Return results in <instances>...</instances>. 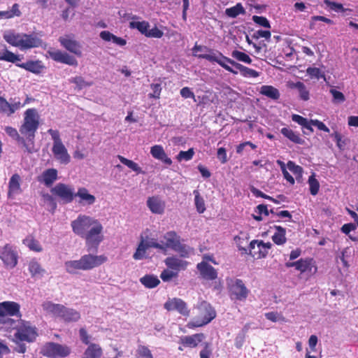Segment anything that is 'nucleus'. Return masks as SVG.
<instances>
[{"label":"nucleus","instance_id":"f257e3e1","mask_svg":"<svg viewBox=\"0 0 358 358\" xmlns=\"http://www.w3.org/2000/svg\"><path fill=\"white\" fill-rule=\"evenodd\" d=\"M39 115L36 108L27 109L24 113L23 121L19 131L14 127L6 126L4 129L7 135L20 145L28 153L35 152L34 140L39 127Z\"/></svg>","mask_w":358,"mask_h":358},{"label":"nucleus","instance_id":"f03ea898","mask_svg":"<svg viewBox=\"0 0 358 358\" xmlns=\"http://www.w3.org/2000/svg\"><path fill=\"white\" fill-rule=\"evenodd\" d=\"M73 231L85 240L88 252L96 251L100 243L103 240V226L100 222L90 216L79 215L71 222Z\"/></svg>","mask_w":358,"mask_h":358},{"label":"nucleus","instance_id":"7ed1b4c3","mask_svg":"<svg viewBox=\"0 0 358 358\" xmlns=\"http://www.w3.org/2000/svg\"><path fill=\"white\" fill-rule=\"evenodd\" d=\"M197 57L201 59H205L210 62H216L227 71L232 73L233 74H237L238 71L229 66L228 64H229L238 69L241 76L245 78H257L260 74L259 72L256 70L245 66L243 64L237 63L233 59L223 55L220 52L213 53L212 55H198Z\"/></svg>","mask_w":358,"mask_h":358},{"label":"nucleus","instance_id":"20e7f679","mask_svg":"<svg viewBox=\"0 0 358 358\" xmlns=\"http://www.w3.org/2000/svg\"><path fill=\"white\" fill-rule=\"evenodd\" d=\"M108 261L104 255L91 254L83 255L78 260L66 261L64 263L66 271L70 274H76L78 271H89L98 267Z\"/></svg>","mask_w":358,"mask_h":358},{"label":"nucleus","instance_id":"39448f33","mask_svg":"<svg viewBox=\"0 0 358 358\" xmlns=\"http://www.w3.org/2000/svg\"><path fill=\"white\" fill-rule=\"evenodd\" d=\"M3 38L12 46L19 48L22 50L38 48L43 43L42 40L35 35L15 33L11 31L5 33Z\"/></svg>","mask_w":358,"mask_h":358},{"label":"nucleus","instance_id":"423d86ee","mask_svg":"<svg viewBox=\"0 0 358 358\" xmlns=\"http://www.w3.org/2000/svg\"><path fill=\"white\" fill-rule=\"evenodd\" d=\"M34 101V99L29 96H27L23 102H21L20 98L17 96L11 97L7 100L5 97L0 96V114L10 117L16 111Z\"/></svg>","mask_w":358,"mask_h":358},{"label":"nucleus","instance_id":"0eeeda50","mask_svg":"<svg viewBox=\"0 0 358 358\" xmlns=\"http://www.w3.org/2000/svg\"><path fill=\"white\" fill-rule=\"evenodd\" d=\"M198 309L199 310V317L195 320L189 322L187 327L194 329L204 326L211 322L216 317V312L211 305L206 301H202Z\"/></svg>","mask_w":358,"mask_h":358},{"label":"nucleus","instance_id":"6e6552de","mask_svg":"<svg viewBox=\"0 0 358 358\" xmlns=\"http://www.w3.org/2000/svg\"><path fill=\"white\" fill-rule=\"evenodd\" d=\"M229 296L232 301H245L250 293L243 281L241 279H227Z\"/></svg>","mask_w":358,"mask_h":358},{"label":"nucleus","instance_id":"1a4fd4ad","mask_svg":"<svg viewBox=\"0 0 358 358\" xmlns=\"http://www.w3.org/2000/svg\"><path fill=\"white\" fill-rule=\"evenodd\" d=\"M38 336L37 329L31 325L29 322L22 321L20 325L16 329L14 338L17 341L32 343Z\"/></svg>","mask_w":358,"mask_h":358},{"label":"nucleus","instance_id":"9d476101","mask_svg":"<svg viewBox=\"0 0 358 358\" xmlns=\"http://www.w3.org/2000/svg\"><path fill=\"white\" fill-rule=\"evenodd\" d=\"M52 194L58 198L63 203H71L75 198L74 189L72 186L59 182L50 189Z\"/></svg>","mask_w":358,"mask_h":358},{"label":"nucleus","instance_id":"9b49d317","mask_svg":"<svg viewBox=\"0 0 358 358\" xmlns=\"http://www.w3.org/2000/svg\"><path fill=\"white\" fill-rule=\"evenodd\" d=\"M71 352L69 347L55 343H48L43 346L41 353L50 358L66 357Z\"/></svg>","mask_w":358,"mask_h":358},{"label":"nucleus","instance_id":"f8f14e48","mask_svg":"<svg viewBox=\"0 0 358 358\" xmlns=\"http://www.w3.org/2000/svg\"><path fill=\"white\" fill-rule=\"evenodd\" d=\"M7 316L21 317L20 305L10 301L0 303V322H4V319Z\"/></svg>","mask_w":358,"mask_h":358},{"label":"nucleus","instance_id":"ddd939ff","mask_svg":"<svg viewBox=\"0 0 358 358\" xmlns=\"http://www.w3.org/2000/svg\"><path fill=\"white\" fill-rule=\"evenodd\" d=\"M164 307L168 311L176 310L185 317L189 315L190 310L188 309L187 303L180 298H169L164 304Z\"/></svg>","mask_w":358,"mask_h":358},{"label":"nucleus","instance_id":"4468645a","mask_svg":"<svg viewBox=\"0 0 358 358\" xmlns=\"http://www.w3.org/2000/svg\"><path fill=\"white\" fill-rule=\"evenodd\" d=\"M0 258L7 267L13 268L17 264L18 254L12 245L6 244L2 249Z\"/></svg>","mask_w":358,"mask_h":358},{"label":"nucleus","instance_id":"2eb2a0df","mask_svg":"<svg viewBox=\"0 0 358 358\" xmlns=\"http://www.w3.org/2000/svg\"><path fill=\"white\" fill-rule=\"evenodd\" d=\"M47 52L50 58L57 62H60L70 66H78V61L76 59L65 52H62L59 50H49Z\"/></svg>","mask_w":358,"mask_h":358},{"label":"nucleus","instance_id":"dca6fc26","mask_svg":"<svg viewBox=\"0 0 358 358\" xmlns=\"http://www.w3.org/2000/svg\"><path fill=\"white\" fill-rule=\"evenodd\" d=\"M59 41L61 45L69 52L80 57L82 55L81 46L79 42L73 39L71 36L59 37Z\"/></svg>","mask_w":358,"mask_h":358},{"label":"nucleus","instance_id":"f3484780","mask_svg":"<svg viewBox=\"0 0 358 358\" xmlns=\"http://www.w3.org/2000/svg\"><path fill=\"white\" fill-rule=\"evenodd\" d=\"M147 206L152 213L162 215L164 213L166 203L159 196H152L148 198Z\"/></svg>","mask_w":358,"mask_h":358},{"label":"nucleus","instance_id":"a211bd4d","mask_svg":"<svg viewBox=\"0 0 358 358\" xmlns=\"http://www.w3.org/2000/svg\"><path fill=\"white\" fill-rule=\"evenodd\" d=\"M296 270L299 271L301 273L313 275L316 273L317 267L312 258L300 259L298 260Z\"/></svg>","mask_w":358,"mask_h":358},{"label":"nucleus","instance_id":"6ab92c4d","mask_svg":"<svg viewBox=\"0 0 358 358\" xmlns=\"http://www.w3.org/2000/svg\"><path fill=\"white\" fill-rule=\"evenodd\" d=\"M52 152L55 159L61 164H67L70 162L71 157L63 143L53 145Z\"/></svg>","mask_w":358,"mask_h":358},{"label":"nucleus","instance_id":"aec40b11","mask_svg":"<svg viewBox=\"0 0 358 358\" xmlns=\"http://www.w3.org/2000/svg\"><path fill=\"white\" fill-rule=\"evenodd\" d=\"M201 277L208 280H213L217 278L216 269L206 262H201L196 265Z\"/></svg>","mask_w":358,"mask_h":358},{"label":"nucleus","instance_id":"412c9836","mask_svg":"<svg viewBox=\"0 0 358 358\" xmlns=\"http://www.w3.org/2000/svg\"><path fill=\"white\" fill-rule=\"evenodd\" d=\"M58 171L56 169H48L42 174L38 176L39 182L43 183L46 187H50L57 180Z\"/></svg>","mask_w":358,"mask_h":358},{"label":"nucleus","instance_id":"4be33fe9","mask_svg":"<svg viewBox=\"0 0 358 358\" xmlns=\"http://www.w3.org/2000/svg\"><path fill=\"white\" fill-rule=\"evenodd\" d=\"M164 263L168 268L177 272V273L181 270H185L188 265L187 261L180 259L176 256L166 257L164 260Z\"/></svg>","mask_w":358,"mask_h":358},{"label":"nucleus","instance_id":"5701e85b","mask_svg":"<svg viewBox=\"0 0 358 358\" xmlns=\"http://www.w3.org/2000/svg\"><path fill=\"white\" fill-rule=\"evenodd\" d=\"M205 336L202 333L195 334L191 336H182L180 338V343L184 347L194 348L203 341Z\"/></svg>","mask_w":358,"mask_h":358},{"label":"nucleus","instance_id":"b1692460","mask_svg":"<svg viewBox=\"0 0 358 358\" xmlns=\"http://www.w3.org/2000/svg\"><path fill=\"white\" fill-rule=\"evenodd\" d=\"M150 154L155 159L161 161L163 164L170 166L172 160L168 157L162 145H155L150 148Z\"/></svg>","mask_w":358,"mask_h":358},{"label":"nucleus","instance_id":"393cba45","mask_svg":"<svg viewBox=\"0 0 358 358\" xmlns=\"http://www.w3.org/2000/svg\"><path fill=\"white\" fill-rule=\"evenodd\" d=\"M75 197L79 199L78 203L82 206H91L96 201V197L90 194L85 187H79L77 192L75 193Z\"/></svg>","mask_w":358,"mask_h":358},{"label":"nucleus","instance_id":"a878e982","mask_svg":"<svg viewBox=\"0 0 358 358\" xmlns=\"http://www.w3.org/2000/svg\"><path fill=\"white\" fill-rule=\"evenodd\" d=\"M20 182L21 178L19 174L15 173L11 176L8 182V197L9 199H13L22 192Z\"/></svg>","mask_w":358,"mask_h":358},{"label":"nucleus","instance_id":"bb28decb","mask_svg":"<svg viewBox=\"0 0 358 358\" xmlns=\"http://www.w3.org/2000/svg\"><path fill=\"white\" fill-rule=\"evenodd\" d=\"M59 318L65 322H75L80 320V314L76 310L64 306Z\"/></svg>","mask_w":358,"mask_h":358},{"label":"nucleus","instance_id":"cd10ccee","mask_svg":"<svg viewBox=\"0 0 358 358\" xmlns=\"http://www.w3.org/2000/svg\"><path fill=\"white\" fill-rule=\"evenodd\" d=\"M163 238L165 241L162 244L164 247L163 250H166L167 248L173 250L180 241V237L174 231L166 232Z\"/></svg>","mask_w":358,"mask_h":358},{"label":"nucleus","instance_id":"c85d7f7f","mask_svg":"<svg viewBox=\"0 0 358 358\" xmlns=\"http://www.w3.org/2000/svg\"><path fill=\"white\" fill-rule=\"evenodd\" d=\"M64 305L60 303H55L50 301H44L42 303L43 310L52 316L59 318L61 310H62Z\"/></svg>","mask_w":358,"mask_h":358},{"label":"nucleus","instance_id":"c756f323","mask_svg":"<svg viewBox=\"0 0 358 358\" xmlns=\"http://www.w3.org/2000/svg\"><path fill=\"white\" fill-rule=\"evenodd\" d=\"M16 66L34 74L41 73L44 68V66L41 64V62L39 60H29L26 63L16 64Z\"/></svg>","mask_w":358,"mask_h":358},{"label":"nucleus","instance_id":"7c9ffc66","mask_svg":"<svg viewBox=\"0 0 358 358\" xmlns=\"http://www.w3.org/2000/svg\"><path fill=\"white\" fill-rule=\"evenodd\" d=\"M280 132L285 137L295 144L303 145L305 143V141L301 138L299 133L294 131L288 127L282 128Z\"/></svg>","mask_w":358,"mask_h":358},{"label":"nucleus","instance_id":"2f4dec72","mask_svg":"<svg viewBox=\"0 0 358 358\" xmlns=\"http://www.w3.org/2000/svg\"><path fill=\"white\" fill-rule=\"evenodd\" d=\"M273 228L276 230L272 236V241L278 245H282L287 241L286 230L281 226L275 225Z\"/></svg>","mask_w":358,"mask_h":358},{"label":"nucleus","instance_id":"473e14b6","mask_svg":"<svg viewBox=\"0 0 358 358\" xmlns=\"http://www.w3.org/2000/svg\"><path fill=\"white\" fill-rule=\"evenodd\" d=\"M100 38L105 41H112L114 43L119 46H124L127 44V41L121 37H118L108 31H101Z\"/></svg>","mask_w":358,"mask_h":358},{"label":"nucleus","instance_id":"72a5a7b5","mask_svg":"<svg viewBox=\"0 0 358 358\" xmlns=\"http://www.w3.org/2000/svg\"><path fill=\"white\" fill-rule=\"evenodd\" d=\"M259 92L262 95L273 100H277L280 98L279 90L272 85H262Z\"/></svg>","mask_w":358,"mask_h":358},{"label":"nucleus","instance_id":"f704fd0d","mask_svg":"<svg viewBox=\"0 0 358 358\" xmlns=\"http://www.w3.org/2000/svg\"><path fill=\"white\" fill-rule=\"evenodd\" d=\"M149 249L146 245V241L143 236L141 237V241L138 245L136 252L133 255L135 260H140L147 257L146 251Z\"/></svg>","mask_w":358,"mask_h":358},{"label":"nucleus","instance_id":"c9c22d12","mask_svg":"<svg viewBox=\"0 0 358 358\" xmlns=\"http://www.w3.org/2000/svg\"><path fill=\"white\" fill-rule=\"evenodd\" d=\"M140 282L145 287L149 289L155 288L157 287L160 283V280H159L157 276L149 274L141 278Z\"/></svg>","mask_w":358,"mask_h":358},{"label":"nucleus","instance_id":"e433bc0d","mask_svg":"<svg viewBox=\"0 0 358 358\" xmlns=\"http://www.w3.org/2000/svg\"><path fill=\"white\" fill-rule=\"evenodd\" d=\"M101 354V348L99 345L92 343L88 346L83 358H100Z\"/></svg>","mask_w":358,"mask_h":358},{"label":"nucleus","instance_id":"4c0bfd02","mask_svg":"<svg viewBox=\"0 0 358 358\" xmlns=\"http://www.w3.org/2000/svg\"><path fill=\"white\" fill-rule=\"evenodd\" d=\"M28 269L33 278L42 275L45 271L36 259H32L29 262L28 264Z\"/></svg>","mask_w":358,"mask_h":358},{"label":"nucleus","instance_id":"58836bf2","mask_svg":"<svg viewBox=\"0 0 358 358\" xmlns=\"http://www.w3.org/2000/svg\"><path fill=\"white\" fill-rule=\"evenodd\" d=\"M225 14L229 17L235 18L239 15L245 14V10L241 3H237L234 6L227 8Z\"/></svg>","mask_w":358,"mask_h":358},{"label":"nucleus","instance_id":"ea45409f","mask_svg":"<svg viewBox=\"0 0 358 358\" xmlns=\"http://www.w3.org/2000/svg\"><path fill=\"white\" fill-rule=\"evenodd\" d=\"M331 136L334 138V140L336 141V146L341 151H343L345 149L346 145L350 142V140L348 138H343V136L338 131L332 133Z\"/></svg>","mask_w":358,"mask_h":358},{"label":"nucleus","instance_id":"a19ab883","mask_svg":"<svg viewBox=\"0 0 358 358\" xmlns=\"http://www.w3.org/2000/svg\"><path fill=\"white\" fill-rule=\"evenodd\" d=\"M129 27L131 29H136L141 34L146 36L148 29L150 28V24L147 21H132L129 22Z\"/></svg>","mask_w":358,"mask_h":358},{"label":"nucleus","instance_id":"79ce46f5","mask_svg":"<svg viewBox=\"0 0 358 358\" xmlns=\"http://www.w3.org/2000/svg\"><path fill=\"white\" fill-rule=\"evenodd\" d=\"M0 60L11 62L13 64H18L17 62L20 61V56L14 54L13 52L6 50L3 52H0Z\"/></svg>","mask_w":358,"mask_h":358},{"label":"nucleus","instance_id":"37998d69","mask_svg":"<svg viewBox=\"0 0 358 358\" xmlns=\"http://www.w3.org/2000/svg\"><path fill=\"white\" fill-rule=\"evenodd\" d=\"M119 160L121 163L131 169L132 171L136 172L137 173H144L142 171L141 168L138 166V164L132 160L128 159L123 156L118 155L117 156Z\"/></svg>","mask_w":358,"mask_h":358},{"label":"nucleus","instance_id":"c03bdc74","mask_svg":"<svg viewBox=\"0 0 358 358\" xmlns=\"http://www.w3.org/2000/svg\"><path fill=\"white\" fill-rule=\"evenodd\" d=\"M193 194L194 195V203L196 210L199 213H203L206 210L204 199L201 196L199 190H194Z\"/></svg>","mask_w":358,"mask_h":358},{"label":"nucleus","instance_id":"a18cd8bd","mask_svg":"<svg viewBox=\"0 0 358 358\" xmlns=\"http://www.w3.org/2000/svg\"><path fill=\"white\" fill-rule=\"evenodd\" d=\"M294 87L296 88L299 92V96L303 101H308L310 99V93L303 83L298 81L293 84Z\"/></svg>","mask_w":358,"mask_h":358},{"label":"nucleus","instance_id":"49530a36","mask_svg":"<svg viewBox=\"0 0 358 358\" xmlns=\"http://www.w3.org/2000/svg\"><path fill=\"white\" fill-rule=\"evenodd\" d=\"M24 243L32 251L39 252L43 250L40 243L33 237L26 238L24 241Z\"/></svg>","mask_w":358,"mask_h":358},{"label":"nucleus","instance_id":"de8ad7c7","mask_svg":"<svg viewBox=\"0 0 358 358\" xmlns=\"http://www.w3.org/2000/svg\"><path fill=\"white\" fill-rule=\"evenodd\" d=\"M308 185L310 192L313 196H315L320 189V183L318 180L315 178V173H313L308 178Z\"/></svg>","mask_w":358,"mask_h":358},{"label":"nucleus","instance_id":"09e8293b","mask_svg":"<svg viewBox=\"0 0 358 358\" xmlns=\"http://www.w3.org/2000/svg\"><path fill=\"white\" fill-rule=\"evenodd\" d=\"M231 56L240 62L249 64L252 63V59L250 56L243 52L235 50L231 52Z\"/></svg>","mask_w":358,"mask_h":358},{"label":"nucleus","instance_id":"8fccbe9b","mask_svg":"<svg viewBox=\"0 0 358 358\" xmlns=\"http://www.w3.org/2000/svg\"><path fill=\"white\" fill-rule=\"evenodd\" d=\"M287 169L295 175L296 179L301 178L303 173V168L296 165L294 162L289 161L287 164Z\"/></svg>","mask_w":358,"mask_h":358},{"label":"nucleus","instance_id":"3c124183","mask_svg":"<svg viewBox=\"0 0 358 358\" xmlns=\"http://www.w3.org/2000/svg\"><path fill=\"white\" fill-rule=\"evenodd\" d=\"M69 81L71 83L76 84L79 90H82L85 87H90L92 85V82H86L82 76H76L74 78H71Z\"/></svg>","mask_w":358,"mask_h":358},{"label":"nucleus","instance_id":"603ef678","mask_svg":"<svg viewBox=\"0 0 358 358\" xmlns=\"http://www.w3.org/2000/svg\"><path fill=\"white\" fill-rule=\"evenodd\" d=\"M194 155V148H189L187 151H180L176 156V159L178 162H181L182 160L189 161L192 159Z\"/></svg>","mask_w":358,"mask_h":358},{"label":"nucleus","instance_id":"864d4df0","mask_svg":"<svg viewBox=\"0 0 358 358\" xmlns=\"http://www.w3.org/2000/svg\"><path fill=\"white\" fill-rule=\"evenodd\" d=\"M173 250L179 253L181 257H187L190 252V248L185 244H182L180 241Z\"/></svg>","mask_w":358,"mask_h":358},{"label":"nucleus","instance_id":"5fc2aeb1","mask_svg":"<svg viewBox=\"0 0 358 358\" xmlns=\"http://www.w3.org/2000/svg\"><path fill=\"white\" fill-rule=\"evenodd\" d=\"M178 273L171 269H164L160 274V278L164 282H169L174 278H177Z\"/></svg>","mask_w":358,"mask_h":358},{"label":"nucleus","instance_id":"6e6d98bb","mask_svg":"<svg viewBox=\"0 0 358 358\" xmlns=\"http://www.w3.org/2000/svg\"><path fill=\"white\" fill-rule=\"evenodd\" d=\"M324 3L331 10H334L336 12L344 13L346 10V9H345L343 8V6L342 3L331 1L330 0H324Z\"/></svg>","mask_w":358,"mask_h":358},{"label":"nucleus","instance_id":"4d7b16f0","mask_svg":"<svg viewBox=\"0 0 358 358\" xmlns=\"http://www.w3.org/2000/svg\"><path fill=\"white\" fill-rule=\"evenodd\" d=\"M306 72L311 78H316L318 80L320 78H324V73L319 68L317 67H308Z\"/></svg>","mask_w":358,"mask_h":358},{"label":"nucleus","instance_id":"13d9d810","mask_svg":"<svg viewBox=\"0 0 358 358\" xmlns=\"http://www.w3.org/2000/svg\"><path fill=\"white\" fill-rule=\"evenodd\" d=\"M252 20L255 23L259 24V26L265 28H271L270 22L265 17L253 15Z\"/></svg>","mask_w":358,"mask_h":358},{"label":"nucleus","instance_id":"bf43d9fd","mask_svg":"<svg viewBox=\"0 0 358 358\" xmlns=\"http://www.w3.org/2000/svg\"><path fill=\"white\" fill-rule=\"evenodd\" d=\"M42 196H43L44 201L48 203L50 205V206L51 208L52 213H54L57 208V203L55 201V199L53 195H50L48 193H45V194H43Z\"/></svg>","mask_w":358,"mask_h":358},{"label":"nucleus","instance_id":"052dcab7","mask_svg":"<svg viewBox=\"0 0 358 358\" xmlns=\"http://www.w3.org/2000/svg\"><path fill=\"white\" fill-rule=\"evenodd\" d=\"M137 354L141 358H153L151 351L144 345H140L138 348Z\"/></svg>","mask_w":358,"mask_h":358},{"label":"nucleus","instance_id":"680f3d73","mask_svg":"<svg viewBox=\"0 0 358 358\" xmlns=\"http://www.w3.org/2000/svg\"><path fill=\"white\" fill-rule=\"evenodd\" d=\"M146 37L148 38H160L163 36L164 33L162 30H160L157 26H155L152 29H148V31L147 32Z\"/></svg>","mask_w":358,"mask_h":358},{"label":"nucleus","instance_id":"e2e57ef3","mask_svg":"<svg viewBox=\"0 0 358 358\" xmlns=\"http://www.w3.org/2000/svg\"><path fill=\"white\" fill-rule=\"evenodd\" d=\"M151 89L152 90V93L148 94L150 98L159 99L162 87L161 85L159 83H152L150 85Z\"/></svg>","mask_w":358,"mask_h":358},{"label":"nucleus","instance_id":"0e129e2a","mask_svg":"<svg viewBox=\"0 0 358 358\" xmlns=\"http://www.w3.org/2000/svg\"><path fill=\"white\" fill-rule=\"evenodd\" d=\"M330 93L333 96V101L334 103H343L345 100V96L341 92L335 89H331Z\"/></svg>","mask_w":358,"mask_h":358},{"label":"nucleus","instance_id":"69168bd1","mask_svg":"<svg viewBox=\"0 0 358 358\" xmlns=\"http://www.w3.org/2000/svg\"><path fill=\"white\" fill-rule=\"evenodd\" d=\"M200 358H210L212 355L211 345L209 343H205L203 349L199 353Z\"/></svg>","mask_w":358,"mask_h":358},{"label":"nucleus","instance_id":"338daca9","mask_svg":"<svg viewBox=\"0 0 358 358\" xmlns=\"http://www.w3.org/2000/svg\"><path fill=\"white\" fill-rule=\"evenodd\" d=\"M48 133L51 136L52 139L53 140V145H57L62 143L58 130L50 129L48 130Z\"/></svg>","mask_w":358,"mask_h":358},{"label":"nucleus","instance_id":"774afa93","mask_svg":"<svg viewBox=\"0 0 358 358\" xmlns=\"http://www.w3.org/2000/svg\"><path fill=\"white\" fill-rule=\"evenodd\" d=\"M217 157L222 164H225L227 162V150L224 148H220L217 149Z\"/></svg>","mask_w":358,"mask_h":358}]
</instances>
